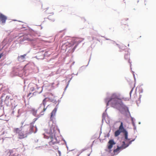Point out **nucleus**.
Masks as SVG:
<instances>
[{"instance_id": "obj_1", "label": "nucleus", "mask_w": 156, "mask_h": 156, "mask_svg": "<svg viewBox=\"0 0 156 156\" xmlns=\"http://www.w3.org/2000/svg\"><path fill=\"white\" fill-rule=\"evenodd\" d=\"M120 94L118 93H114L112 94L109 97H107L105 99L106 103L107 109L102 114V122L103 123L104 120L105 121V118L108 116L106 113L108 107V106L110 105L114 108H116L119 111L121 114L123 115H127L130 114V112L128 108L125 105L120 98Z\"/></svg>"}, {"instance_id": "obj_2", "label": "nucleus", "mask_w": 156, "mask_h": 156, "mask_svg": "<svg viewBox=\"0 0 156 156\" xmlns=\"http://www.w3.org/2000/svg\"><path fill=\"white\" fill-rule=\"evenodd\" d=\"M57 132L59 133V130L57 129L55 125H52L49 131L43 134L44 138L50 139V140L48 142L49 145H52L59 143L60 140Z\"/></svg>"}, {"instance_id": "obj_3", "label": "nucleus", "mask_w": 156, "mask_h": 156, "mask_svg": "<svg viewBox=\"0 0 156 156\" xmlns=\"http://www.w3.org/2000/svg\"><path fill=\"white\" fill-rule=\"evenodd\" d=\"M14 21H18L19 22L21 23V25L22 26L21 28H26L25 30H28L29 31V34H25L23 35V36H22L21 37L20 40L21 41L23 42L25 41H32L33 40V39L32 38L30 37L31 36H35V31L32 29L26 26V25L23 24V22L18 20H13Z\"/></svg>"}, {"instance_id": "obj_4", "label": "nucleus", "mask_w": 156, "mask_h": 156, "mask_svg": "<svg viewBox=\"0 0 156 156\" xmlns=\"http://www.w3.org/2000/svg\"><path fill=\"white\" fill-rule=\"evenodd\" d=\"M120 125L119 127V129L115 131L114 133V136L115 137H117L119 136L121 133H123L124 137V140H129L130 139L128 138V132L126 129L124 128L123 126V123L122 122H120Z\"/></svg>"}, {"instance_id": "obj_5", "label": "nucleus", "mask_w": 156, "mask_h": 156, "mask_svg": "<svg viewBox=\"0 0 156 156\" xmlns=\"http://www.w3.org/2000/svg\"><path fill=\"white\" fill-rule=\"evenodd\" d=\"M48 53L47 51L46 50L39 49V51L36 52L37 55L35 58L37 59L43 60L44 58V57L50 55V54H48Z\"/></svg>"}, {"instance_id": "obj_6", "label": "nucleus", "mask_w": 156, "mask_h": 156, "mask_svg": "<svg viewBox=\"0 0 156 156\" xmlns=\"http://www.w3.org/2000/svg\"><path fill=\"white\" fill-rule=\"evenodd\" d=\"M83 40L78 38H76L73 39L72 41L71 46H74V47L72 48V50L69 51L70 52H73L75 49L77 47L79 44L81 43Z\"/></svg>"}, {"instance_id": "obj_7", "label": "nucleus", "mask_w": 156, "mask_h": 156, "mask_svg": "<svg viewBox=\"0 0 156 156\" xmlns=\"http://www.w3.org/2000/svg\"><path fill=\"white\" fill-rule=\"evenodd\" d=\"M35 122L34 121H33L31 123L30 125V126L29 125H24L23 126V122H22L21 124H22V126H21V128H23L24 129H27V130H29V131H30V128H32V133H35L37 132V127H35V128L36 129L35 131H34V126L33 125L34 124V123Z\"/></svg>"}, {"instance_id": "obj_8", "label": "nucleus", "mask_w": 156, "mask_h": 156, "mask_svg": "<svg viewBox=\"0 0 156 156\" xmlns=\"http://www.w3.org/2000/svg\"><path fill=\"white\" fill-rule=\"evenodd\" d=\"M5 104L7 106L14 105L13 103L15 102L14 100L10 96L6 95L5 99L4 101Z\"/></svg>"}, {"instance_id": "obj_9", "label": "nucleus", "mask_w": 156, "mask_h": 156, "mask_svg": "<svg viewBox=\"0 0 156 156\" xmlns=\"http://www.w3.org/2000/svg\"><path fill=\"white\" fill-rule=\"evenodd\" d=\"M32 129V128H30V131L29 130H28L27 129V130L25 132L23 131V133L21 132H19L18 134L19 136V138L20 139L23 138L27 137L28 135L31 134L32 133V130H31Z\"/></svg>"}, {"instance_id": "obj_10", "label": "nucleus", "mask_w": 156, "mask_h": 156, "mask_svg": "<svg viewBox=\"0 0 156 156\" xmlns=\"http://www.w3.org/2000/svg\"><path fill=\"white\" fill-rule=\"evenodd\" d=\"M130 49L129 48L127 49H126L125 50V52L126 53H125L124 55V58L125 59L127 60L128 59L129 62L130 63V69H132L131 66V62L130 61V59H129V55H130Z\"/></svg>"}, {"instance_id": "obj_11", "label": "nucleus", "mask_w": 156, "mask_h": 156, "mask_svg": "<svg viewBox=\"0 0 156 156\" xmlns=\"http://www.w3.org/2000/svg\"><path fill=\"white\" fill-rule=\"evenodd\" d=\"M58 104L59 103L56 105L55 108L51 113V116L50 118L51 120H52L54 118V116H55V115L56 112L58 107Z\"/></svg>"}, {"instance_id": "obj_12", "label": "nucleus", "mask_w": 156, "mask_h": 156, "mask_svg": "<svg viewBox=\"0 0 156 156\" xmlns=\"http://www.w3.org/2000/svg\"><path fill=\"white\" fill-rule=\"evenodd\" d=\"M116 144V143L115 142L113 139L110 140L107 144V147L108 149H112L113 146Z\"/></svg>"}, {"instance_id": "obj_13", "label": "nucleus", "mask_w": 156, "mask_h": 156, "mask_svg": "<svg viewBox=\"0 0 156 156\" xmlns=\"http://www.w3.org/2000/svg\"><path fill=\"white\" fill-rule=\"evenodd\" d=\"M47 98H45L43 101L42 103V104H41L40 105V107H41V106L42 105L44 106V109L41 112V113L42 112H43L45 111L46 110V109L47 108V107L49 106V105H48V106H47L46 108H45V105H46V102L48 101L47 100Z\"/></svg>"}, {"instance_id": "obj_14", "label": "nucleus", "mask_w": 156, "mask_h": 156, "mask_svg": "<svg viewBox=\"0 0 156 156\" xmlns=\"http://www.w3.org/2000/svg\"><path fill=\"white\" fill-rule=\"evenodd\" d=\"M27 53L24 54L22 55L19 56L17 57V60L20 62H23L24 61V60L26 58V56Z\"/></svg>"}, {"instance_id": "obj_15", "label": "nucleus", "mask_w": 156, "mask_h": 156, "mask_svg": "<svg viewBox=\"0 0 156 156\" xmlns=\"http://www.w3.org/2000/svg\"><path fill=\"white\" fill-rule=\"evenodd\" d=\"M115 44L119 48L120 50L119 51L120 52L122 51L123 50H126V46L123 44L120 45L117 44H116V43Z\"/></svg>"}, {"instance_id": "obj_16", "label": "nucleus", "mask_w": 156, "mask_h": 156, "mask_svg": "<svg viewBox=\"0 0 156 156\" xmlns=\"http://www.w3.org/2000/svg\"><path fill=\"white\" fill-rule=\"evenodd\" d=\"M19 73L16 74V76H18L20 77H22L24 73V70L22 68H20V70L19 71Z\"/></svg>"}, {"instance_id": "obj_17", "label": "nucleus", "mask_w": 156, "mask_h": 156, "mask_svg": "<svg viewBox=\"0 0 156 156\" xmlns=\"http://www.w3.org/2000/svg\"><path fill=\"white\" fill-rule=\"evenodd\" d=\"M125 141L124 140V141H123L122 142V144L121 146H119V149L120 150V151H121L122 150L124 149H125L127 147L126 146V144L125 142Z\"/></svg>"}, {"instance_id": "obj_18", "label": "nucleus", "mask_w": 156, "mask_h": 156, "mask_svg": "<svg viewBox=\"0 0 156 156\" xmlns=\"http://www.w3.org/2000/svg\"><path fill=\"white\" fill-rule=\"evenodd\" d=\"M32 47L34 48V50H37L38 51H39V49H43V48H41L40 47V46L34 44H32Z\"/></svg>"}, {"instance_id": "obj_19", "label": "nucleus", "mask_w": 156, "mask_h": 156, "mask_svg": "<svg viewBox=\"0 0 156 156\" xmlns=\"http://www.w3.org/2000/svg\"><path fill=\"white\" fill-rule=\"evenodd\" d=\"M9 130H6L4 131L2 133V135H5V136L6 138H9V137L8 136V133H9Z\"/></svg>"}, {"instance_id": "obj_20", "label": "nucleus", "mask_w": 156, "mask_h": 156, "mask_svg": "<svg viewBox=\"0 0 156 156\" xmlns=\"http://www.w3.org/2000/svg\"><path fill=\"white\" fill-rule=\"evenodd\" d=\"M17 106V104L16 105L15 104H14V105L12 106V111L11 113V115H14V113L15 112V111L14 110L15 108Z\"/></svg>"}, {"instance_id": "obj_21", "label": "nucleus", "mask_w": 156, "mask_h": 156, "mask_svg": "<svg viewBox=\"0 0 156 156\" xmlns=\"http://www.w3.org/2000/svg\"><path fill=\"white\" fill-rule=\"evenodd\" d=\"M20 70V68H16L13 71V73L16 76V74L19 73V71Z\"/></svg>"}, {"instance_id": "obj_22", "label": "nucleus", "mask_w": 156, "mask_h": 156, "mask_svg": "<svg viewBox=\"0 0 156 156\" xmlns=\"http://www.w3.org/2000/svg\"><path fill=\"white\" fill-rule=\"evenodd\" d=\"M31 111L34 116H36V115L37 112V110H35L34 108H32L31 110Z\"/></svg>"}, {"instance_id": "obj_23", "label": "nucleus", "mask_w": 156, "mask_h": 156, "mask_svg": "<svg viewBox=\"0 0 156 156\" xmlns=\"http://www.w3.org/2000/svg\"><path fill=\"white\" fill-rule=\"evenodd\" d=\"M73 76H72L71 78H70V80H69V81H68V83L67 84L65 88L64 89V92H63V94H64V92H65V91L66 90V89L69 86V83L71 81V80L73 78ZM63 94H62V96H63Z\"/></svg>"}, {"instance_id": "obj_24", "label": "nucleus", "mask_w": 156, "mask_h": 156, "mask_svg": "<svg viewBox=\"0 0 156 156\" xmlns=\"http://www.w3.org/2000/svg\"><path fill=\"white\" fill-rule=\"evenodd\" d=\"M101 37H104L105 38V39L107 40H109V41H110L111 42V43H112L113 44H115V41H114L113 40H111L110 39H109V38H107L106 37H105V36H101Z\"/></svg>"}, {"instance_id": "obj_25", "label": "nucleus", "mask_w": 156, "mask_h": 156, "mask_svg": "<svg viewBox=\"0 0 156 156\" xmlns=\"http://www.w3.org/2000/svg\"><path fill=\"white\" fill-rule=\"evenodd\" d=\"M101 37H104L105 38V39L107 40H109V41H110L111 42V43H112L113 44H115V41H114L113 40H111L110 39H109V38H107L106 37H105V36H101Z\"/></svg>"}, {"instance_id": "obj_26", "label": "nucleus", "mask_w": 156, "mask_h": 156, "mask_svg": "<svg viewBox=\"0 0 156 156\" xmlns=\"http://www.w3.org/2000/svg\"><path fill=\"white\" fill-rule=\"evenodd\" d=\"M0 20H6L7 17L5 15L1 14L0 15Z\"/></svg>"}, {"instance_id": "obj_27", "label": "nucleus", "mask_w": 156, "mask_h": 156, "mask_svg": "<svg viewBox=\"0 0 156 156\" xmlns=\"http://www.w3.org/2000/svg\"><path fill=\"white\" fill-rule=\"evenodd\" d=\"M120 149H119V146L117 145V148L114 149L113 150V152L114 153H115L116 152H119L120 151Z\"/></svg>"}, {"instance_id": "obj_28", "label": "nucleus", "mask_w": 156, "mask_h": 156, "mask_svg": "<svg viewBox=\"0 0 156 156\" xmlns=\"http://www.w3.org/2000/svg\"><path fill=\"white\" fill-rule=\"evenodd\" d=\"M47 145H46L45 146H40L38 147H37L35 148L37 149L38 150H40L41 149H43L44 147H46V146H47Z\"/></svg>"}, {"instance_id": "obj_29", "label": "nucleus", "mask_w": 156, "mask_h": 156, "mask_svg": "<svg viewBox=\"0 0 156 156\" xmlns=\"http://www.w3.org/2000/svg\"><path fill=\"white\" fill-rule=\"evenodd\" d=\"M129 115L130 117V118L131 119L132 124H133V123H135V119H134V118L133 117L131 116L130 115V114H129Z\"/></svg>"}, {"instance_id": "obj_30", "label": "nucleus", "mask_w": 156, "mask_h": 156, "mask_svg": "<svg viewBox=\"0 0 156 156\" xmlns=\"http://www.w3.org/2000/svg\"><path fill=\"white\" fill-rule=\"evenodd\" d=\"M14 132L16 133H19V132H20V129L18 128H16L14 129Z\"/></svg>"}, {"instance_id": "obj_31", "label": "nucleus", "mask_w": 156, "mask_h": 156, "mask_svg": "<svg viewBox=\"0 0 156 156\" xmlns=\"http://www.w3.org/2000/svg\"><path fill=\"white\" fill-rule=\"evenodd\" d=\"M6 20H0V23L2 25H4L6 22Z\"/></svg>"}, {"instance_id": "obj_32", "label": "nucleus", "mask_w": 156, "mask_h": 156, "mask_svg": "<svg viewBox=\"0 0 156 156\" xmlns=\"http://www.w3.org/2000/svg\"><path fill=\"white\" fill-rule=\"evenodd\" d=\"M49 99L51 102H52L55 104H56L57 102V101L55 100H54V99L52 98Z\"/></svg>"}, {"instance_id": "obj_33", "label": "nucleus", "mask_w": 156, "mask_h": 156, "mask_svg": "<svg viewBox=\"0 0 156 156\" xmlns=\"http://www.w3.org/2000/svg\"><path fill=\"white\" fill-rule=\"evenodd\" d=\"M9 153H10V154L9 156H14V154H13V152L12 150H10Z\"/></svg>"}, {"instance_id": "obj_34", "label": "nucleus", "mask_w": 156, "mask_h": 156, "mask_svg": "<svg viewBox=\"0 0 156 156\" xmlns=\"http://www.w3.org/2000/svg\"><path fill=\"white\" fill-rule=\"evenodd\" d=\"M105 151L108 152L109 153H111L112 152V150L111 149H108V148L105 149Z\"/></svg>"}, {"instance_id": "obj_35", "label": "nucleus", "mask_w": 156, "mask_h": 156, "mask_svg": "<svg viewBox=\"0 0 156 156\" xmlns=\"http://www.w3.org/2000/svg\"><path fill=\"white\" fill-rule=\"evenodd\" d=\"M122 22H121V24L122 25H126V23L125 21L126 20H122Z\"/></svg>"}, {"instance_id": "obj_36", "label": "nucleus", "mask_w": 156, "mask_h": 156, "mask_svg": "<svg viewBox=\"0 0 156 156\" xmlns=\"http://www.w3.org/2000/svg\"><path fill=\"white\" fill-rule=\"evenodd\" d=\"M5 94H5V92L3 93L2 94V95L1 97V101H2V98L3 97H5Z\"/></svg>"}, {"instance_id": "obj_37", "label": "nucleus", "mask_w": 156, "mask_h": 156, "mask_svg": "<svg viewBox=\"0 0 156 156\" xmlns=\"http://www.w3.org/2000/svg\"><path fill=\"white\" fill-rule=\"evenodd\" d=\"M132 141L131 140H130L129 141L128 143L126 144V146L127 147H128L130 144H132Z\"/></svg>"}, {"instance_id": "obj_38", "label": "nucleus", "mask_w": 156, "mask_h": 156, "mask_svg": "<svg viewBox=\"0 0 156 156\" xmlns=\"http://www.w3.org/2000/svg\"><path fill=\"white\" fill-rule=\"evenodd\" d=\"M130 69L131 70V72L133 73V77H134V81H136V78H135V74H134V72L132 70V69Z\"/></svg>"}, {"instance_id": "obj_39", "label": "nucleus", "mask_w": 156, "mask_h": 156, "mask_svg": "<svg viewBox=\"0 0 156 156\" xmlns=\"http://www.w3.org/2000/svg\"><path fill=\"white\" fill-rule=\"evenodd\" d=\"M143 92V89L142 88H140V89H139V94H140V93H142Z\"/></svg>"}, {"instance_id": "obj_40", "label": "nucleus", "mask_w": 156, "mask_h": 156, "mask_svg": "<svg viewBox=\"0 0 156 156\" xmlns=\"http://www.w3.org/2000/svg\"><path fill=\"white\" fill-rule=\"evenodd\" d=\"M133 89H134V87L129 92V95H130V97H131V94L132 93V92L133 91Z\"/></svg>"}, {"instance_id": "obj_41", "label": "nucleus", "mask_w": 156, "mask_h": 156, "mask_svg": "<svg viewBox=\"0 0 156 156\" xmlns=\"http://www.w3.org/2000/svg\"><path fill=\"white\" fill-rule=\"evenodd\" d=\"M133 126V129L134 130H136V126L135 123H133V124H132Z\"/></svg>"}, {"instance_id": "obj_42", "label": "nucleus", "mask_w": 156, "mask_h": 156, "mask_svg": "<svg viewBox=\"0 0 156 156\" xmlns=\"http://www.w3.org/2000/svg\"><path fill=\"white\" fill-rule=\"evenodd\" d=\"M136 103H137V106H139V104L140 102V101H139V100H137L136 101Z\"/></svg>"}, {"instance_id": "obj_43", "label": "nucleus", "mask_w": 156, "mask_h": 156, "mask_svg": "<svg viewBox=\"0 0 156 156\" xmlns=\"http://www.w3.org/2000/svg\"><path fill=\"white\" fill-rule=\"evenodd\" d=\"M3 55V53H0V59L1 57Z\"/></svg>"}, {"instance_id": "obj_44", "label": "nucleus", "mask_w": 156, "mask_h": 156, "mask_svg": "<svg viewBox=\"0 0 156 156\" xmlns=\"http://www.w3.org/2000/svg\"><path fill=\"white\" fill-rule=\"evenodd\" d=\"M141 96H142L141 95H140L138 100L139 101H140V99H141Z\"/></svg>"}, {"instance_id": "obj_45", "label": "nucleus", "mask_w": 156, "mask_h": 156, "mask_svg": "<svg viewBox=\"0 0 156 156\" xmlns=\"http://www.w3.org/2000/svg\"><path fill=\"white\" fill-rule=\"evenodd\" d=\"M66 46V45H65V44H64V45H62V49H63V50H64V49H67V48H66V49H64V48H63V47L64 46Z\"/></svg>"}, {"instance_id": "obj_46", "label": "nucleus", "mask_w": 156, "mask_h": 156, "mask_svg": "<svg viewBox=\"0 0 156 156\" xmlns=\"http://www.w3.org/2000/svg\"><path fill=\"white\" fill-rule=\"evenodd\" d=\"M34 90V87H32L30 88V90L32 91H33V90Z\"/></svg>"}, {"instance_id": "obj_47", "label": "nucleus", "mask_w": 156, "mask_h": 156, "mask_svg": "<svg viewBox=\"0 0 156 156\" xmlns=\"http://www.w3.org/2000/svg\"><path fill=\"white\" fill-rule=\"evenodd\" d=\"M90 58H91V56H90V58H89V62H88V63L87 65L85 66L86 67H87L88 66V64H89V62H90Z\"/></svg>"}, {"instance_id": "obj_48", "label": "nucleus", "mask_w": 156, "mask_h": 156, "mask_svg": "<svg viewBox=\"0 0 156 156\" xmlns=\"http://www.w3.org/2000/svg\"><path fill=\"white\" fill-rule=\"evenodd\" d=\"M58 153L59 154V156H61V152L60 151L58 150Z\"/></svg>"}, {"instance_id": "obj_49", "label": "nucleus", "mask_w": 156, "mask_h": 156, "mask_svg": "<svg viewBox=\"0 0 156 156\" xmlns=\"http://www.w3.org/2000/svg\"><path fill=\"white\" fill-rule=\"evenodd\" d=\"M38 119V118H34V120H33V121H34V122H35V121Z\"/></svg>"}, {"instance_id": "obj_50", "label": "nucleus", "mask_w": 156, "mask_h": 156, "mask_svg": "<svg viewBox=\"0 0 156 156\" xmlns=\"http://www.w3.org/2000/svg\"><path fill=\"white\" fill-rule=\"evenodd\" d=\"M86 150V149H83L82 150V151L81 153H82V152H83V151H85V150Z\"/></svg>"}, {"instance_id": "obj_51", "label": "nucleus", "mask_w": 156, "mask_h": 156, "mask_svg": "<svg viewBox=\"0 0 156 156\" xmlns=\"http://www.w3.org/2000/svg\"><path fill=\"white\" fill-rule=\"evenodd\" d=\"M41 88H42V90H41V91L39 93V94L41 93L42 92V90H43V87H41Z\"/></svg>"}, {"instance_id": "obj_52", "label": "nucleus", "mask_w": 156, "mask_h": 156, "mask_svg": "<svg viewBox=\"0 0 156 156\" xmlns=\"http://www.w3.org/2000/svg\"><path fill=\"white\" fill-rule=\"evenodd\" d=\"M36 116H37V118H38V119L40 117V116L39 115H37V116L36 115Z\"/></svg>"}, {"instance_id": "obj_53", "label": "nucleus", "mask_w": 156, "mask_h": 156, "mask_svg": "<svg viewBox=\"0 0 156 156\" xmlns=\"http://www.w3.org/2000/svg\"><path fill=\"white\" fill-rule=\"evenodd\" d=\"M31 94V93H29V94H28V97Z\"/></svg>"}, {"instance_id": "obj_54", "label": "nucleus", "mask_w": 156, "mask_h": 156, "mask_svg": "<svg viewBox=\"0 0 156 156\" xmlns=\"http://www.w3.org/2000/svg\"><path fill=\"white\" fill-rule=\"evenodd\" d=\"M0 90H2V86H1V87H0Z\"/></svg>"}, {"instance_id": "obj_55", "label": "nucleus", "mask_w": 156, "mask_h": 156, "mask_svg": "<svg viewBox=\"0 0 156 156\" xmlns=\"http://www.w3.org/2000/svg\"><path fill=\"white\" fill-rule=\"evenodd\" d=\"M64 143H65V144H66V145H67L66 142L65 140H64Z\"/></svg>"}, {"instance_id": "obj_56", "label": "nucleus", "mask_w": 156, "mask_h": 156, "mask_svg": "<svg viewBox=\"0 0 156 156\" xmlns=\"http://www.w3.org/2000/svg\"><path fill=\"white\" fill-rule=\"evenodd\" d=\"M2 107V105L0 104V109H1V108Z\"/></svg>"}, {"instance_id": "obj_57", "label": "nucleus", "mask_w": 156, "mask_h": 156, "mask_svg": "<svg viewBox=\"0 0 156 156\" xmlns=\"http://www.w3.org/2000/svg\"><path fill=\"white\" fill-rule=\"evenodd\" d=\"M135 140V138L134 139H133L132 140H131V141H132V142H133V141H134Z\"/></svg>"}, {"instance_id": "obj_58", "label": "nucleus", "mask_w": 156, "mask_h": 156, "mask_svg": "<svg viewBox=\"0 0 156 156\" xmlns=\"http://www.w3.org/2000/svg\"><path fill=\"white\" fill-rule=\"evenodd\" d=\"M109 136V133H108L107 134V136L108 137Z\"/></svg>"}, {"instance_id": "obj_59", "label": "nucleus", "mask_w": 156, "mask_h": 156, "mask_svg": "<svg viewBox=\"0 0 156 156\" xmlns=\"http://www.w3.org/2000/svg\"><path fill=\"white\" fill-rule=\"evenodd\" d=\"M66 148H67V150H68V146H67V145H66Z\"/></svg>"}, {"instance_id": "obj_60", "label": "nucleus", "mask_w": 156, "mask_h": 156, "mask_svg": "<svg viewBox=\"0 0 156 156\" xmlns=\"http://www.w3.org/2000/svg\"><path fill=\"white\" fill-rule=\"evenodd\" d=\"M101 131H100V135L101 134V133L102 132H101Z\"/></svg>"}, {"instance_id": "obj_61", "label": "nucleus", "mask_w": 156, "mask_h": 156, "mask_svg": "<svg viewBox=\"0 0 156 156\" xmlns=\"http://www.w3.org/2000/svg\"><path fill=\"white\" fill-rule=\"evenodd\" d=\"M0 64L2 66V65H4L5 64H3L0 63Z\"/></svg>"}, {"instance_id": "obj_62", "label": "nucleus", "mask_w": 156, "mask_h": 156, "mask_svg": "<svg viewBox=\"0 0 156 156\" xmlns=\"http://www.w3.org/2000/svg\"><path fill=\"white\" fill-rule=\"evenodd\" d=\"M55 149H58V147H55Z\"/></svg>"}, {"instance_id": "obj_63", "label": "nucleus", "mask_w": 156, "mask_h": 156, "mask_svg": "<svg viewBox=\"0 0 156 156\" xmlns=\"http://www.w3.org/2000/svg\"><path fill=\"white\" fill-rule=\"evenodd\" d=\"M58 103H59L60 102V101L59 100H58Z\"/></svg>"}, {"instance_id": "obj_64", "label": "nucleus", "mask_w": 156, "mask_h": 156, "mask_svg": "<svg viewBox=\"0 0 156 156\" xmlns=\"http://www.w3.org/2000/svg\"><path fill=\"white\" fill-rule=\"evenodd\" d=\"M80 154H80H78L77 156H79Z\"/></svg>"}]
</instances>
